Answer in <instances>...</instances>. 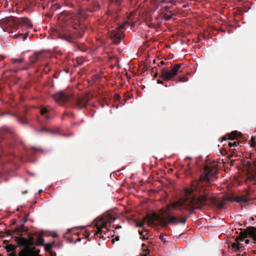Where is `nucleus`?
<instances>
[{"mask_svg":"<svg viewBox=\"0 0 256 256\" xmlns=\"http://www.w3.org/2000/svg\"><path fill=\"white\" fill-rule=\"evenodd\" d=\"M218 172L216 164L205 166L204 173L198 180L192 182L190 187L185 189L184 196L170 206L174 209L187 210L190 212L200 209L202 206H212L216 204V198L206 192L204 186L209 184L210 177Z\"/></svg>","mask_w":256,"mask_h":256,"instance_id":"obj_1","label":"nucleus"},{"mask_svg":"<svg viewBox=\"0 0 256 256\" xmlns=\"http://www.w3.org/2000/svg\"><path fill=\"white\" fill-rule=\"evenodd\" d=\"M73 30L58 33V38L66 40L68 42L75 43L77 39L82 38L86 29V27L80 24L78 20H75L72 22Z\"/></svg>","mask_w":256,"mask_h":256,"instance_id":"obj_2","label":"nucleus"},{"mask_svg":"<svg viewBox=\"0 0 256 256\" xmlns=\"http://www.w3.org/2000/svg\"><path fill=\"white\" fill-rule=\"evenodd\" d=\"M16 135L12 130L3 128L0 130V152L7 153L8 148H13L16 146Z\"/></svg>","mask_w":256,"mask_h":256,"instance_id":"obj_3","label":"nucleus"},{"mask_svg":"<svg viewBox=\"0 0 256 256\" xmlns=\"http://www.w3.org/2000/svg\"><path fill=\"white\" fill-rule=\"evenodd\" d=\"M116 218L111 213L106 212L102 218L96 220L94 226L97 230L94 235L98 236L100 238H103L104 235H106V232L108 230L107 224L114 222Z\"/></svg>","mask_w":256,"mask_h":256,"instance_id":"obj_4","label":"nucleus"},{"mask_svg":"<svg viewBox=\"0 0 256 256\" xmlns=\"http://www.w3.org/2000/svg\"><path fill=\"white\" fill-rule=\"evenodd\" d=\"M6 26L12 28V30H18L19 26H24L28 28H32V24L30 20L26 17L16 18L14 17L7 18L4 20Z\"/></svg>","mask_w":256,"mask_h":256,"instance_id":"obj_5","label":"nucleus"},{"mask_svg":"<svg viewBox=\"0 0 256 256\" xmlns=\"http://www.w3.org/2000/svg\"><path fill=\"white\" fill-rule=\"evenodd\" d=\"M248 236L252 237L254 243L256 244V228L250 226L246 229L241 230L240 234L236 238V241L238 242L236 250L240 251L244 248L243 246L239 242V241H243L244 239Z\"/></svg>","mask_w":256,"mask_h":256,"instance_id":"obj_6","label":"nucleus"},{"mask_svg":"<svg viewBox=\"0 0 256 256\" xmlns=\"http://www.w3.org/2000/svg\"><path fill=\"white\" fill-rule=\"evenodd\" d=\"M166 212L167 213V216L165 218H161L160 222L162 226H164L168 224H184L186 222V218L178 216H172L170 214V204L166 206Z\"/></svg>","mask_w":256,"mask_h":256,"instance_id":"obj_7","label":"nucleus"},{"mask_svg":"<svg viewBox=\"0 0 256 256\" xmlns=\"http://www.w3.org/2000/svg\"><path fill=\"white\" fill-rule=\"evenodd\" d=\"M180 66V64H174L170 70L168 68H162L160 76L166 81L171 80L176 75Z\"/></svg>","mask_w":256,"mask_h":256,"instance_id":"obj_8","label":"nucleus"},{"mask_svg":"<svg viewBox=\"0 0 256 256\" xmlns=\"http://www.w3.org/2000/svg\"><path fill=\"white\" fill-rule=\"evenodd\" d=\"M124 26V24H123L120 26L117 27L114 30L109 32V36L110 38L112 40L114 44H119L122 38H124V34L121 30Z\"/></svg>","mask_w":256,"mask_h":256,"instance_id":"obj_9","label":"nucleus"},{"mask_svg":"<svg viewBox=\"0 0 256 256\" xmlns=\"http://www.w3.org/2000/svg\"><path fill=\"white\" fill-rule=\"evenodd\" d=\"M89 101L88 97L86 96L76 98L72 102L73 108L78 110L86 108L87 104Z\"/></svg>","mask_w":256,"mask_h":256,"instance_id":"obj_10","label":"nucleus"},{"mask_svg":"<svg viewBox=\"0 0 256 256\" xmlns=\"http://www.w3.org/2000/svg\"><path fill=\"white\" fill-rule=\"evenodd\" d=\"M53 98L56 102L62 104L70 100L72 98V95L64 92H60L54 94Z\"/></svg>","mask_w":256,"mask_h":256,"instance_id":"obj_11","label":"nucleus"},{"mask_svg":"<svg viewBox=\"0 0 256 256\" xmlns=\"http://www.w3.org/2000/svg\"><path fill=\"white\" fill-rule=\"evenodd\" d=\"M248 195H249V194L248 192H246V195H242L241 196H228L225 200L228 201H234L238 203L243 202L246 204H248L252 200H255V198H250L248 196Z\"/></svg>","mask_w":256,"mask_h":256,"instance_id":"obj_12","label":"nucleus"},{"mask_svg":"<svg viewBox=\"0 0 256 256\" xmlns=\"http://www.w3.org/2000/svg\"><path fill=\"white\" fill-rule=\"evenodd\" d=\"M240 135V132L236 130L233 131L232 132L228 134H227L223 136L222 138H220V140L221 142H222L223 140H232L236 139Z\"/></svg>","mask_w":256,"mask_h":256,"instance_id":"obj_13","label":"nucleus"},{"mask_svg":"<svg viewBox=\"0 0 256 256\" xmlns=\"http://www.w3.org/2000/svg\"><path fill=\"white\" fill-rule=\"evenodd\" d=\"M19 236H20V237H16V238L18 244L20 246H22L24 248H28V246L27 244V239L22 237L21 234H20ZM26 249L29 251V250L28 248H26Z\"/></svg>","mask_w":256,"mask_h":256,"instance_id":"obj_14","label":"nucleus"},{"mask_svg":"<svg viewBox=\"0 0 256 256\" xmlns=\"http://www.w3.org/2000/svg\"><path fill=\"white\" fill-rule=\"evenodd\" d=\"M100 8V4L96 0H94L92 2L90 7L88 8V10L91 12H94Z\"/></svg>","mask_w":256,"mask_h":256,"instance_id":"obj_15","label":"nucleus"},{"mask_svg":"<svg viewBox=\"0 0 256 256\" xmlns=\"http://www.w3.org/2000/svg\"><path fill=\"white\" fill-rule=\"evenodd\" d=\"M10 256H16L15 253H12ZM18 256H31L30 252L26 249L22 250L19 254Z\"/></svg>","mask_w":256,"mask_h":256,"instance_id":"obj_16","label":"nucleus"},{"mask_svg":"<svg viewBox=\"0 0 256 256\" xmlns=\"http://www.w3.org/2000/svg\"><path fill=\"white\" fill-rule=\"evenodd\" d=\"M41 115L44 116L46 120L50 118V114L48 113V110L46 108H42L40 110Z\"/></svg>","mask_w":256,"mask_h":256,"instance_id":"obj_17","label":"nucleus"},{"mask_svg":"<svg viewBox=\"0 0 256 256\" xmlns=\"http://www.w3.org/2000/svg\"><path fill=\"white\" fill-rule=\"evenodd\" d=\"M28 33L27 32H26L25 34H21V33H18L16 34H14V36H10L12 37V38H19V36H22V40H25L26 38L28 37Z\"/></svg>","mask_w":256,"mask_h":256,"instance_id":"obj_18","label":"nucleus"},{"mask_svg":"<svg viewBox=\"0 0 256 256\" xmlns=\"http://www.w3.org/2000/svg\"><path fill=\"white\" fill-rule=\"evenodd\" d=\"M16 246L12 244H7V245L5 246V248L6 251L8 252H10V254L12 253H14V251L16 250Z\"/></svg>","mask_w":256,"mask_h":256,"instance_id":"obj_19","label":"nucleus"},{"mask_svg":"<svg viewBox=\"0 0 256 256\" xmlns=\"http://www.w3.org/2000/svg\"><path fill=\"white\" fill-rule=\"evenodd\" d=\"M27 244L28 247L35 246L34 238L31 236H29L28 239H27Z\"/></svg>","mask_w":256,"mask_h":256,"instance_id":"obj_20","label":"nucleus"},{"mask_svg":"<svg viewBox=\"0 0 256 256\" xmlns=\"http://www.w3.org/2000/svg\"><path fill=\"white\" fill-rule=\"evenodd\" d=\"M44 240L42 236H39L37 239L35 246H43L44 245Z\"/></svg>","mask_w":256,"mask_h":256,"instance_id":"obj_21","label":"nucleus"},{"mask_svg":"<svg viewBox=\"0 0 256 256\" xmlns=\"http://www.w3.org/2000/svg\"><path fill=\"white\" fill-rule=\"evenodd\" d=\"M239 144V142H229L228 143V146L229 148H230V150H234V148L232 149V147H236Z\"/></svg>","mask_w":256,"mask_h":256,"instance_id":"obj_22","label":"nucleus"},{"mask_svg":"<svg viewBox=\"0 0 256 256\" xmlns=\"http://www.w3.org/2000/svg\"><path fill=\"white\" fill-rule=\"evenodd\" d=\"M17 119L18 122L21 123L22 124H26L28 122L27 120L23 117L18 116H17Z\"/></svg>","mask_w":256,"mask_h":256,"instance_id":"obj_23","label":"nucleus"},{"mask_svg":"<svg viewBox=\"0 0 256 256\" xmlns=\"http://www.w3.org/2000/svg\"><path fill=\"white\" fill-rule=\"evenodd\" d=\"M226 200H224L221 202H218L217 205L219 209H222L225 204Z\"/></svg>","mask_w":256,"mask_h":256,"instance_id":"obj_24","label":"nucleus"},{"mask_svg":"<svg viewBox=\"0 0 256 256\" xmlns=\"http://www.w3.org/2000/svg\"><path fill=\"white\" fill-rule=\"evenodd\" d=\"M18 232H25V227L24 224H22L17 229Z\"/></svg>","mask_w":256,"mask_h":256,"instance_id":"obj_25","label":"nucleus"},{"mask_svg":"<svg viewBox=\"0 0 256 256\" xmlns=\"http://www.w3.org/2000/svg\"><path fill=\"white\" fill-rule=\"evenodd\" d=\"M12 62L14 63H21L24 61L22 58H14L12 59Z\"/></svg>","mask_w":256,"mask_h":256,"instance_id":"obj_26","label":"nucleus"},{"mask_svg":"<svg viewBox=\"0 0 256 256\" xmlns=\"http://www.w3.org/2000/svg\"><path fill=\"white\" fill-rule=\"evenodd\" d=\"M50 132V130L46 128H44L38 130V132Z\"/></svg>","mask_w":256,"mask_h":256,"instance_id":"obj_27","label":"nucleus"},{"mask_svg":"<svg viewBox=\"0 0 256 256\" xmlns=\"http://www.w3.org/2000/svg\"><path fill=\"white\" fill-rule=\"evenodd\" d=\"M144 224V221H140L136 223V226L138 227L142 228Z\"/></svg>","mask_w":256,"mask_h":256,"instance_id":"obj_28","label":"nucleus"},{"mask_svg":"<svg viewBox=\"0 0 256 256\" xmlns=\"http://www.w3.org/2000/svg\"><path fill=\"white\" fill-rule=\"evenodd\" d=\"M37 60H38L37 56H34L32 58L30 62L32 64H33L37 61Z\"/></svg>","mask_w":256,"mask_h":256,"instance_id":"obj_29","label":"nucleus"},{"mask_svg":"<svg viewBox=\"0 0 256 256\" xmlns=\"http://www.w3.org/2000/svg\"><path fill=\"white\" fill-rule=\"evenodd\" d=\"M179 81L186 82L188 81V78L186 77H180L179 78Z\"/></svg>","mask_w":256,"mask_h":256,"instance_id":"obj_30","label":"nucleus"},{"mask_svg":"<svg viewBox=\"0 0 256 256\" xmlns=\"http://www.w3.org/2000/svg\"><path fill=\"white\" fill-rule=\"evenodd\" d=\"M142 248L144 252H150L146 248V246L144 244H142Z\"/></svg>","mask_w":256,"mask_h":256,"instance_id":"obj_31","label":"nucleus"},{"mask_svg":"<svg viewBox=\"0 0 256 256\" xmlns=\"http://www.w3.org/2000/svg\"><path fill=\"white\" fill-rule=\"evenodd\" d=\"M52 248V246L50 244H48L46 246V248L47 250H50Z\"/></svg>","mask_w":256,"mask_h":256,"instance_id":"obj_32","label":"nucleus"},{"mask_svg":"<svg viewBox=\"0 0 256 256\" xmlns=\"http://www.w3.org/2000/svg\"><path fill=\"white\" fill-rule=\"evenodd\" d=\"M232 246L236 250L238 246V242H234L232 244Z\"/></svg>","mask_w":256,"mask_h":256,"instance_id":"obj_33","label":"nucleus"},{"mask_svg":"<svg viewBox=\"0 0 256 256\" xmlns=\"http://www.w3.org/2000/svg\"><path fill=\"white\" fill-rule=\"evenodd\" d=\"M122 2V0H114V2L116 3V4L118 5L120 4Z\"/></svg>","mask_w":256,"mask_h":256,"instance_id":"obj_34","label":"nucleus"},{"mask_svg":"<svg viewBox=\"0 0 256 256\" xmlns=\"http://www.w3.org/2000/svg\"><path fill=\"white\" fill-rule=\"evenodd\" d=\"M172 16L167 15V16H165L164 18H165L166 20H168L172 18Z\"/></svg>","mask_w":256,"mask_h":256,"instance_id":"obj_35","label":"nucleus"},{"mask_svg":"<svg viewBox=\"0 0 256 256\" xmlns=\"http://www.w3.org/2000/svg\"><path fill=\"white\" fill-rule=\"evenodd\" d=\"M160 238L162 241L165 242L166 241V239L164 238V236L162 235H160Z\"/></svg>","mask_w":256,"mask_h":256,"instance_id":"obj_36","label":"nucleus"},{"mask_svg":"<svg viewBox=\"0 0 256 256\" xmlns=\"http://www.w3.org/2000/svg\"><path fill=\"white\" fill-rule=\"evenodd\" d=\"M150 252H146V253H142L140 254V256H148V255L149 254Z\"/></svg>","mask_w":256,"mask_h":256,"instance_id":"obj_37","label":"nucleus"},{"mask_svg":"<svg viewBox=\"0 0 256 256\" xmlns=\"http://www.w3.org/2000/svg\"><path fill=\"white\" fill-rule=\"evenodd\" d=\"M148 224H150V222H152V218H150V216H148Z\"/></svg>","mask_w":256,"mask_h":256,"instance_id":"obj_38","label":"nucleus"},{"mask_svg":"<svg viewBox=\"0 0 256 256\" xmlns=\"http://www.w3.org/2000/svg\"><path fill=\"white\" fill-rule=\"evenodd\" d=\"M120 240V237H119V236H116V237L115 238H114V239H113V240H112V242H114V240L118 241V240Z\"/></svg>","mask_w":256,"mask_h":256,"instance_id":"obj_39","label":"nucleus"},{"mask_svg":"<svg viewBox=\"0 0 256 256\" xmlns=\"http://www.w3.org/2000/svg\"><path fill=\"white\" fill-rule=\"evenodd\" d=\"M157 83L159 84H164V82L161 80H157Z\"/></svg>","mask_w":256,"mask_h":256,"instance_id":"obj_40","label":"nucleus"},{"mask_svg":"<svg viewBox=\"0 0 256 256\" xmlns=\"http://www.w3.org/2000/svg\"><path fill=\"white\" fill-rule=\"evenodd\" d=\"M122 228L121 226L120 225H117L116 227L115 228L116 229H119Z\"/></svg>","mask_w":256,"mask_h":256,"instance_id":"obj_41","label":"nucleus"},{"mask_svg":"<svg viewBox=\"0 0 256 256\" xmlns=\"http://www.w3.org/2000/svg\"><path fill=\"white\" fill-rule=\"evenodd\" d=\"M26 220H27V218H22V222H26Z\"/></svg>","mask_w":256,"mask_h":256,"instance_id":"obj_42","label":"nucleus"},{"mask_svg":"<svg viewBox=\"0 0 256 256\" xmlns=\"http://www.w3.org/2000/svg\"><path fill=\"white\" fill-rule=\"evenodd\" d=\"M50 254H51V256H56V252H52Z\"/></svg>","mask_w":256,"mask_h":256,"instance_id":"obj_43","label":"nucleus"},{"mask_svg":"<svg viewBox=\"0 0 256 256\" xmlns=\"http://www.w3.org/2000/svg\"><path fill=\"white\" fill-rule=\"evenodd\" d=\"M158 76V72H156L154 74V78H156Z\"/></svg>","mask_w":256,"mask_h":256,"instance_id":"obj_44","label":"nucleus"},{"mask_svg":"<svg viewBox=\"0 0 256 256\" xmlns=\"http://www.w3.org/2000/svg\"><path fill=\"white\" fill-rule=\"evenodd\" d=\"M160 64L162 65H164V64H166V62L162 60V61L160 62Z\"/></svg>","mask_w":256,"mask_h":256,"instance_id":"obj_45","label":"nucleus"},{"mask_svg":"<svg viewBox=\"0 0 256 256\" xmlns=\"http://www.w3.org/2000/svg\"><path fill=\"white\" fill-rule=\"evenodd\" d=\"M138 232H139L140 235L142 236V231L139 230Z\"/></svg>","mask_w":256,"mask_h":256,"instance_id":"obj_46","label":"nucleus"},{"mask_svg":"<svg viewBox=\"0 0 256 256\" xmlns=\"http://www.w3.org/2000/svg\"><path fill=\"white\" fill-rule=\"evenodd\" d=\"M249 242H250V240H246V244H248V243H249Z\"/></svg>","mask_w":256,"mask_h":256,"instance_id":"obj_47","label":"nucleus"},{"mask_svg":"<svg viewBox=\"0 0 256 256\" xmlns=\"http://www.w3.org/2000/svg\"><path fill=\"white\" fill-rule=\"evenodd\" d=\"M162 2H168V1L167 0H163Z\"/></svg>","mask_w":256,"mask_h":256,"instance_id":"obj_48","label":"nucleus"},{"mask_svg":"<svg viewBox=\"0 0 256 256\" xmlns=\"http://www.w3.org/2000/svg\"><path fill=\"white\" fill-rule=\"evenodd\" d=\"M65 71H66V73H68V72H69V70H68V69H66V70H65Z\"/></svg>","mask_w":256,"mask_h":256,"instance_id":"obj_49","label":"nucleus"},{"mask_svg":"<svg viewBox=\"0 0 256 256\" xmlns=\"http://www.w3.org/2000/svg\"><path fill=\"white\" fill-rule=\"evenodd\" d=\"M120 96L119 95L116 96V98H120Z\"/></svg>","mask_w":256,"mask_h":256,"instance_id":"obj_50","label":"nucleus"},{"mask_svg":"<svg viewBox=\"0 0 256 256\" xmlns=\"http://www.w3.org/2000/svg\"><path fill=\"white\" fill-rule=\"evenodd\" d=\"M78 49H79V50H82V51H85V50H84V49H81V48H78Z\"/></svg>","mask_w":256,"mask_h":256,"instance_id":"obj_51","label":"nucleus"},{"mask_svg":"<svg viewBox=\"0 0 256 256\" xmlns=\"http://www.w3.org/2000/svg\"><path fill=\"white\" fill-rule=\"evenodd\" d=\"M170 8V7H168V6H166V7H165V8H166V9H168V8Z\"/></svg>","mask_w":256,"mask_h":256,"instance_id":"obj_52","label":"nucleus"},{"mask_svg":"<svg viewBox=\"0 0 256 256\" xmlns=\"http://www.w3.org/2000/svg\"><path fill=\"white\" fill-rule=\"evenodd\" d=\"M77 240H78V241H80L81 238H78L77 239Z\"/></svg>","mask_w":256,"mask_h":256,"instance_id":"obj_53","label":"nucleus"},{"mask_svg":"<svg viewBox=\"0 0 256 256\" xmlns=\"http://www.w3.org/2000/svg\"><path fill=\"white\" fill-rule=\"evenodd\" d=\"M4 244H6V243H7V241H6V240H4Z\"/></svg>","mask_w":256,"mask_h":256,"instance_id":"obj_54","label":"nucleus"},{"mask_svg":"<svg viewBox=\"0 0 256 256\" xmlns=\"http://www.w3.org/2000/svg\"><path fill=\"white\" fill-rule=\"evenodd\" d=\"M18 38L20 40H21V39L22 40V36H19V38Z\"/></svg>","mask_w":256,"mask_h":256,"instance_id":"obj_55","label":"nucleus"},{"mask_svg":"<svg viewBox=\"0 0 256 256\" xmlns=\"http://www.w3.org/2000/svg\"><path fill=\"white\" fill-rule=\"evenodd\" d=\"M188 168H190V164H188Z\"/></svg>","mask_w":256,"mask_h":256,"instance_id":"obj_56","label":"nucleus"},{"mask_svg":"<svg viewBox=\"0 0 256 256\" xmlns=\"http://www.w3.org/2000/svg\"><path fill=\"white\" fill-rule=\"evenodd\" d=\"M156 60H154V62L155 63Z\"/></svg>","mask_w":256,"mask_h":256,"instance_id":"obj_57","label":"nucleus"},{"mask_svg":"<svg viewBox=\"0 0 256 256\" xmlns=\"http://www.w3.org/2000/svg\"><path fill=\"white\" fill-rule=\"evenodd\" d=\"M230 156H232V155H230Z\"/></svg>","mask_w":256,"mask_h":256,"instance_id":"obj_58","label":"nucleus"}]
</instances>
